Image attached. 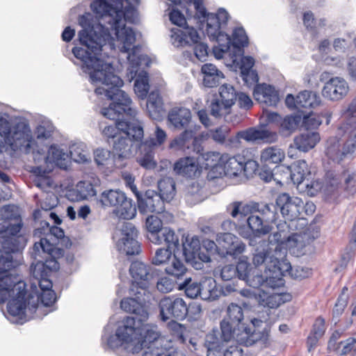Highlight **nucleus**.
Returning a JSON list of instances; mask_svg holds the SVG:
<instances>
[{
  "label": "nucleus",
  "instance_id": "bf43d9fd",
  "mask_svg": "<svg viewBox=\"0 0 356 356\" xmlns=\"http://www.w3.org/2000/svg\"><path fill=\"white\" fill-rule=\"evenodd\" d=\"M300 122V117L298 115H287L280 124V133L284 136H289L298 127Z\"/></svg>",
  "mask_w": 356,
  "mask_h": 356
},
{
  "label": "nucleus",
  "instance_id": "79ce46f5",
  "mask_svg": "<svg viewBox=\"0 0 356 356\" xmlns=\"http://www.w3.org/2000/svg\"><path fill=\"white\" fill-rule=\"evenodd\" d=\"M227 210L234 218L238 216L241 218L248 217L251 214L255 213V202L244 203L241 201H235L227 207Z\"/></svg>",
  "mask_w": 356,
  "mask_h": 356
},
{
  "label": "nucleus",
  "instance_id": "5701e85b",
  "mask_svg": "<svg viewBox=\"0 0 356 356\" xmlns=\"http://www.w3.org/2000/svg\"><path fill=\"white\" fill-rule=\"evenodd\" d=\"M144 322L138 321L134 317L127 316L118 327V335L121 337L122 341L129 347L132 346L133 350H137V343L141 325Z\"/></svg>",
  "mask_w": 356,
  "mask_h": 356
},
{
  "label": "nucleus",
  "instance_id": "a878e982",
  "mask_svg": "<svg viewBox=\"0 0 356 356\" xmlns=\"http://www.w3.org/2000/svg\"><path fill=\"white\" fill-rule=\"evenodd\" d=\"M246 222L249 229H245V227H239L238 231V234L243 238H248L252 234L256 237H260L268 234L271 230L268 223L258 214H251L247 218Z\"/></svg>",
  "mask_w": 356,
  "mask_h": 356
},
{
  "label": "nucleus",
  "instance_id": "ddd939ff",
  "mask_svg": "<svg viewBox=\"0 0 356 356\" xmlns=\"http://www.w3.org/2000/svg\"><path fill=\"white\" fill-rule=\"evenodd\" d=\"M241 139L248 143L262 141L266 143H273L277 140L278 135L275 131L266 127H250L238 131L234 136L230 137L227 140L226 145L231 147H238L240 146Z\"/></svg>",
  "mask_w": 356,
  "mask_h": 356
},
{
  "label": "nucleus",
  "instance_id": "1a4fd4ad",
  "mask_svg": "<svg viewBox=\"0 0 356 356\" xmlns=\"http://www.w3.org/2000/svg\"><path fill=\"white\" fill-rule=\"evenodd\" d=\"M234 338L232 326L227 320L220 322V329L213 328L204 339L207 356H222L223 348Z\"/></svg>",
  "mask_w": 356,
  "mask_h": 356
},
{
  "label": "nucleus",
  "instance_id": "cd10ccee",
  "mask_svg": "<svg viewBox=\"0 0 356 356\" xmlns=\"http://www.w3.org/2000/svg\"><path fill=\"white\" fill-rule=\"evenodd\" d=\"M348 89V85L343 79L334 77L325 83L322 94L324 97L330 100L338 101L347 95Z\"/></svg>",
  "mask_w": 356,
  "mask_h": 356
},
{
  "label": "nucleus",
  "instance_id": "2eb2a0df",
  "mask_svg": "<svg viewBox=\"0 0 356 356\" xmlns=\"http://www.w3.org/2000/svg\"><path fill=\"white\" fill-rule=\"evenodd\" d=\"M137 292H140V290L131 291V288H129V294L132 297L122 299L120 307L126 312L134 314V317L138 319V321L146 322L149 318L146 303L150 301L152 294L148 292V296L144 297Z\"/></svg>",
  "mask_w": 356,
  "mask_h": 356
},
{
  "label": "nucleus",
  "instance_id": "3c124183",
  "mask_svg": "<svg viewBox=\"0 0 356 356\" xmlns=\"http://www.w3.org/2000/svg\"><path fill=\"white\" fill-rule=\"evenodd\" d=\"M160 244L165 243L167 248L175 251L179 246V236L175 234V231L169 227H164L161 229V234H159Z\"/></svg>",
  "mask_w": 356,
  "mask_h": 356
},
{
  "label": "nucleus",
  "instance_id": "5fc2aeb1",
  "mask_svg": "<svg viewBox=\"0 0 356 356\" xmlns=\"http://www.w3.org/2000/svg\"><path fill=\"white\" fill-rule=\"evenodd\" d=\"M70 156L76 163H83L89 161L86 145L82 143H74L70 147Z\"/></svg>",
  "mask_w": 356,
  "mask_h": 356
},
{
  "label": "nucleus",
  "instance_id": "72a5a7b5",
  "mask_svg": "<svg viewBox=\"0 0 356 356\" xmlns=\"http://www.w3.org/2000/svg\"><path fill=\"white\" fill-rule=\"evenodd\" d=\"M114 120L115 121L114 124L106 126L102 130V134L107 138L109 143H111L110 140H112V143H113L114 140L118 138L126 129H129L130 124H132V120H130V117H127L124 113L119 117V119Z\"/></svg>",
  "mask_w": 356,
  "mask_h": 356
},
{
  "label": "nucleus",
  "instance_id": "69168bd1",
  "mask_svg": "<svg viewBox=\"0 0 356 356\" xmlns=\"http://www.w3.org/2000/svg\"><path fill=\"white\" fill-rule=\"evenodd\" d=\"M175 327L174 338L181 344L187 345L188 343L195 350H196V346L197 345V339L195 338L188 339L186 334V328L180 324L177 323Z\"/></svg>",
  "mask_w": 356,
  "mask_h": 356
},
{
  "label": "nucleus",
  "instance_id": "0eeeda50",
  "mask_svg": "<svg viewBox=\"0 0 356 356\" xmlns=\"http://www.w3.org/2000/svg\"><path fill=\"white\" fill-rule=\"evenodd\" d=\"M229 18V13L224 8H220L216 14L209 15L207 19V34L211 40L218 42V45L213 47L217 59L222 58L227 54L230 55L231 38L223 31Z\"/></svg>",
  "mask_w": 356,
  "mask_h": 356
},
{
  "label": "nucleus",
  "instance_id": "09e8293b",
  "mask_svg": "<svg viewBox=\"0 0 356 356\" xmlns=\"http://www.w3.org/2000/svg\"><path fill=\"white\" fill-rule=\"evenodd\" d=\"M298 110L301 108H315L321 103L320 97L314 92L303 90L296 96Z\"/></svg>",
  "mask_w": 356,
  "mask_h": 356
},
{
  "label": "nucleus",
  "instance_id": "b1692460",
  "mask_svg": "<svg viewBox=\"0 0 356 356\" xmlns=\"http://www.w3.org/2000/svg\"><path fill=\"white\" fill-rule=\"evenodd\" d=\"M25 286L24 282L19 283L14 289L16 293L9 300L7 305L8 313L13 316L17 317L20 323L26 321L25 316L26 291Z\"/></svg>",
  "mask_w": 356,
  "mask_h": 356
},
{
  "label": "nucleus",
  "instance_id": "39448f33",
  "mask_svg": "<svg viewBox=\"0 0 356 356\" xmlns=\"http://www.w3.org/2000/svg\"><path fill=\"white\" fill-rule=\"evenodd\" d=\"M0 141L13 151L19 150L25 154L31 152L35 143L29 124L19 122L11 126L3 116H0Z\"/></svg>",
  "mask_w": 356,
  "mask_h": 356
},
{
  "label": "nucleus",
  "instance_id": "2f4dec72",
  "mask_svg": "<svg viewBox=\"0 0 356 356\" xmlns=\"http://www.w3.org/2000/svg\"><path fill=\"white\" fill-rule=\"evenodd\" d=\"M256 101L268 106H276L279 102V95L275 89L267 84L257 85L253 91Z\"/></svg>",
  "mask_w": 356,
  "mask_h": 356
},
{
  "label": "nucleus",
  "instance_id": "473e14b6",
  "mask_svg": "<svg viewBox=\"0 0 356 356\" xmlns=\"http://www.w3.org/2000/svg\"><path fill=\"white\" fill-rule=\"evenodd\" d=\"M173 169L177 175L189 178L197 177L200 174L196 159L191 156L179 159L174 164Z\"/></svg>",
  "mask_w": 356,
  "mask_h": 356
},
{
  "label": "nucleus",
  "instance_id": "c85d7f7f",
  "mask_svg": "<svg viewBox=\"0 0 356 356\" xmlns=\"http://www.w3.org/2000/svg\"><path fill=\"white\" fill-rule=\"evenodd\" d=\"M338 135L347 136L342 147L344 157L356 152V122L354 119L343 122L338 129Z\"/></svg>",
  "mask_w": 356,
  "mask_h": 356
},
{
  "label": "nucleus",
  "instance_id": "8fccbe9b",
  "mask_svg": "<svg viewBox=\"0 0 356 356\" xmlns=\"http://www.w3.org/2000/svg\"><path fill=\"white\" fill-rule=\"evenodd\" d=\"M278 207L273 203L255 202V213H258L267 222L275 221L277 216Z\"/></svg>",
  "mask_w": 356,
  "mask_h": 356
},
{
  "label": "nucleus",
  "instance_id": "f03ea898",
  "mask_svg": "<svg viewBox=\"0 0 356 356\" xmlns=\"http://www.w3.org/2000/svg\"><path fill=\"white\" fill-rule=\"evenodd\" d=\"M102 75V72L97 71L90 77L92 83L102 85L95 88V93L97 95H104L112 101L108 107L102 109L101 113L108 119L118 120L124 113L132 120L129 129L123 131L113 143V149L117 154L113 159L114 165L116 168H122L127 165L125 161L134 156L141 145L143 129L136 118L137 111L132 106L131 98L120 89L124 84L123 81L115 74Z\"/></svg>",
  "mask_w": 356,
  "mask_h": 356
},
{
  "label": "nucleus",
  "instance_id": "4c0bfd02",
  "mask_svg": "<svg viewBox=\"0 0 356 356\" xmlns=\"http://www.w3.org/2000/svg\"><path fill=\"white\" fill-rule=\"evenodd\" d=\"M147 111L153 120L161 119L164 114L163 103L157 92H152L147 98Z\"/></svg>",
  "mask_w": 356,
  "mask_h": 356
},
{
  "label": "nucleus",
  "instance_id": "864d4df0",
  "mask_svg": "<svg viewBox=\"0 0 356 356\" xmlns=\"http://www.w3.org/2000/svg\"><path fill=\"white\" fill-rule=\"evenodd\" d=\"M185 199L187 203L191 205L202 202L204 200L203 190L198 183L193 182L187 187Z\"/></svg>",
  "mask_w": 356,
  "mask_h": 356
},
{
  "label": "nucleus",
  "instance_id": "4be33fe9",
  "mask_svg": "<svg viewBox=\"0 0 356 356\" xmlns=\"http://www.w3.org/2000/svg\"><path fill=\"white\" fill-rule=\"evenodd\" d=\"M318 236V232L313 233L309 229L300 233L291 232L286 247L296 257H300L312 251V243Z\"/></svg>",
  "mask_w": 356,
  "mask_h": 356
},
{
  "label": "nucleus",
  "instance_id": "412c9836",
  "mask_svg": "<svg viewBox=\"0 0 356 356\" xmlns=\"http://www.w3.org/2000/svg\"><path fill=\"white\" fill-rule=\"evenodd\" d=\"M252 327L241 325V330L236 334V339L240 343L245 346H251L257 342L265 344L268 341V333L264 329L259 330V327L263 323V321L258 318L251 320Z\"/></svg>",
  "mask_w": 356,
  "mask_h": 356
},
{
  "label": "nucleus",
  "instance_id": "9d476101",
  "mask_svg": "<svg viewBox=\"0 0 356 356\" xmlns=\"http://www.w3.org/2000/svg\"><path fill=\"white\" fill-rule=\"evenodd\" d=\"M17 265L11 254H3L0 250V304L14 297V289L22 282L17 276L8 273Z\"/></svg>",
  "mask_w": 356,
  "mask_h": 356
},
{
  "label": "nucleus",
  "instance_id": "c9c22d12",
  "mask_svg": "<svg viewBox=\"0 0 356 356\" xmlns=\"http://www.w3.org/2000/svg\"><path fill=\"white\" fill-rule=\"evenodd\" d=\"M320 140L318 132L307 130L295 137L293 141L296 148L302 152H307L314 148Z\"/></svg>",
  "mask_w": 356,
  "mask_h": 356
},
{
  "label": "nucleus",
  "instance_id": "e433bc0d",
  "mask_svg": "<svg viewBox=\"0 0 356 356\" xmlns=\"http://www.w3.org/2000/svg\"><path fill=\"white\" fill-rule=\"evenodd\" d=\"M98 182V180H93V182L90 180L80 181L78 182L75 189L72 191V194L75 195L74 200L79 201L88 200L95 196L97 194L96 186Z\"/></svg>",
  "mask_w": 356,
  "mask_h": 356
},
{
  "label": "nucleus",
  "instance_id": "6e6d98bb",
  "mask_svg": "<svg viewBox=\"0 0 356 356\" xmlns=\"http://www.w3.org/2000/svg\"><path fill=\"white\" fill-rule=\"evenodd\" d=\"M149 90V76L146 72H141L136 77L134 83V91L138 97L144 99Z\"/></svg>",
  "mask_w": 356,
  "mask_h": 356
},
{
  "label": "nucleus",
  "instance_id": "7ed1b4c3",
  "mask_svg": "<svg viewBox=\"0 0 356 356\" xmlns=\"http://www.w3.org/2000/svg\"><path fill=\"white\" fill-rule=\"evenodd\" d=\"M191 112L185 107H174L168 113V120L176 129L184 131L170 143V147L181 149L186 154L191 152L200 153L202 147L195 136L199 125L191 124Z\"/></svg>",
  "mask_w": 356,
  "mask_h": 356
},
{
  "label": "nucleus",
  "instance_id": "c756f323",
  "mask_svg": "<svg viewBox=\"0 0 356 356\" xmlns=\"http://www.w3.org/2000/svg\"><path fill=\"white\" fill-rule=\"evenodd\" d=\"M220 161L223 164L226 176L236 177L242 175L243 163L245 162V155L243 154H238L232 156L224 154L220 156Z\"/></svg>",
  "mask_w": 356,
  "mask_h": 356
},
{
  "label": "nucleus",
  "instance_id": "f3484780",
  "mask_svg": "<svg viewBox=\"0 0 356 356\" xmlns=\"http://www.w3.org/2000/svg\"><path fill=\"white\" fill-rule=\"evenodd\" d=\"M183 254L186 261L196 270L202 269L203 263L210 261L209 255L202 250L200 241L196 236L186 238L183 243Z\"/></svg>",
  "mask_w": 356,
  "mask_h": 356
},
{
  "label": "nucleus",
  "instance_id": "7c9ffc66",
  "mask_svg": "<svg viewBox=\"0 0 356 356\" xmlns=\"http://www.w3.org/2000/svg\"><path fill=\"white\" fill-rule=\"evenodd\" d=\"M277 231L268 236V243L270 245H275L280 247L284 251L286 250L282 247V245L285 244L287 245V243L290 238L291 231L298 229L296 227L295 222H289L286 221L280 222L277 225Z\"/></svg>",
  "mask_w": 356,
  "mask_h": 356
},
{
  "label": "nucleus",
  "instance_id": "37998d69",
  "mask_svg": "<svg viewBox=\"0 0 356 356\" xmlns=\"http://www.w3.org/2000/svg\"><path fill=\"white\" fill-rule=\"evenodd\" d=\"M312 173L308 168L307 162L304 160H299L294 163L291 167V178L297 187L304 182L307 178L311 177Z\"/></svg>",
  "mask_w": 356,
  "mask_h": 356
},
{
  "label": "nucleus",
  "instance_id": "a18cd8bd",
  "mask_svg": "<svg viewBox=\"0 0 356 356\" xmlns=\"http://www.w3.org/2000/svg\"><path fill=\"white\" fill-rule=\"evenodd\" d=\"M146 227L148 230L147 238L153 243L160 245L159 234L163 227L161 218L155 216H149L146 219Z\"/></svg>",
  "mask_w": 356,
  "mask_h": 356
},
{
  "label": "nucleus",
  "instance_id": "f257e3e1",
  "mask_svg": "<svg viewBox=\"0 0 356 356\" xmlns=\"http://www.w3.org/2000/svg\"><path fill=\"white\" fill-rule=\"evenodd\" d=\"M138 3L139 0H93L90 8L98 22H94L90 13L79 17V24L83 29L79 32V38L82 47H74L72 53L90 77L97 71L102 72L101 76L115 74L112 65L104 60L108 55L102 53L104 47L111 39V31L116 35L120 51L127 54L131 73H136L137 67L145 60L144 55L137 56L138 48L134 45L135 33L124 24V22H135L137 18L135 5Z\"/></svg>",
  "mask_w": 356,
  "mask_h": 356
},
{
  "label": "nucleus",
  "instance_id": "4d7b16f0",
  "mask_svg": "<svg viewBox=\"0 0 356 356\" xmlns=\"http://www.w3.org/2000/svg\"><path fill=\"white\" fill-rule=\"evenodd\" d=\"M143 143L139 145L138 149L141 152V156L138 159V161L141 166L146 169H152L156 166L154 161L153 147L150 145L146 147V149L142 147Z\"/></svg>",
  "mask_w": 356,
  "mask_h": 356
},
{
  "label": "nucleus",
  "instance_id": "680f3d73",
  "mask_svg": "<svg viewBox=\"0 0 356 356\" xmlns=\"http://www.w3.org/2000/svg\"><path fill=\"white\" fill-rule=\"evenodd\" d=\"M219 94L222 103L226 104V107H232L237 97V93L234 88L228 84L222 85L219 90Z\"/></svg>",
  "mask_w": 356,
  "mask_h": 356
},
{
  "label": "nucleus",
  "instance_id": "13d9d810",
  "mask_svg": "<svg viewBox=\"0 0 356 356\" xmlns=\"http://www.w3.org/2000/svg\"><path fill=\"white\" fill-rule=\"evenodd\" d=\"M179 288L183 289L187 297L191 298H196L197 296L200 297L202 282L198 283L193 282L191 278H186L184 281L179 284Z\"/></svg>",
  "mask_w": 356,
  "mask_h": 356
},
{
  "label": "nucleus",
  "instance_id": "f704fd0d",
  "mask_svg": "<svg viewBox=\"0 0 356 356\" xmlns=\"http://www.w3.org/2000/svg\"><path fill=\"white\" fill-rule=\"evenodd\" d=\"M201 71L203 74V84L205 87H216L224 79L223 73L211 63L203 65Z\"/></svg>",
  "mask_w": 356,
  "mask_h": 356
},
{
  "label": "nucleus",
  "instance_id": "0e129e2a",
  "mask_svg": "<svg viewBox=\"0 0 356 356\" xmlns=\"http://www.w3.org/2000/svg\"><path fill=\"white\" fill-rule=\"evenodd\" d=\"M344 181L345 191L351 195L356 193V172L353 170H346L341 174Z\"/></svg>",
  "mask_w": 356,
  "mask_h": 356
},
{
  "label": "nucleus",
  "instance_id": "aec40b11",
  "mask_svg": "<svg viewBox=\"0 0 356 356\" xmlns=\"http://www.w3.org/2000/svg\"><path fill=\"white\" fill-rule=\"evenodd\" d=\"M286 252L284 251L280 247L277 246L274 248L273 252L268 249L259 251L255 250L253 254L252 263L255 266L264 264L266 266L265 272L267 270L276 271L284 269L281 265V261L284 259Z\"/></svg>",
  "mask_w": 356,
  "mask_h": 356
},
{
  "label": "nucleus",
  "instance_id": "603ef678",
  "mask_svg": "<svg viewBox=\"0 0 356 356\" xmlns=\"http://www.w3.org/2000/svg\"><path fill=\"white\" fill-rule=\"evenodd\" d=\"M248 44V38L243 28H236L232 33L231 46L239 54L243 52V48Z\"/></svg>",
  "mask_w": 356,
  "mask_h": 356
},
{
  "label": "nucleus",
  "instance_id": "774afa93",
  "mask_svg": "<svg viewBox=\"0 0 356 356\" xmlns=\"http://www.w3.org/2000/svg\"><path fill=\"white\" fill-rule=\"evenodd\" d=\"M321 183L314 180L312 175L309 178H307L304 182L298 187L300 190H305L307 194L314 195L321 188Z\"/></svg>",
  "mask_w": 356,
  "mask_h": 356
},
{
  "label": "nucleus",
  "instance_id": "e2e57ef3",
  "mask_svg": "<svg viewBox=\"0 0 356 356\" xmlns=\"http://www.w3.org/2000/svg\"><path fill=\"white\" fill-rule=\"evenodd\" d=\"M165 271L169 275L179 280L185 275L187 268L180 259L174 256L171 264L165 268Z\"/></svg>",
  "mask_w": 356,
  "mask_h": 356
},
{
  "label": "nucleus",
  "instance_id": "20e7f679",
  "mask_svg": "<svg viewBox=\"0 0 356 356\" xmlns=\"http://www.w3.org/2000/svg\"><path fill=\"white\" fill-rule=\"evenodd\" d=\"M0 220L4 224L0 227V242L2 252L11 254L20 251L24 246V238L17 236L22 222L17 207L6 205L0 209Z\"/></svg>",
  "mask_w": 356,
  "mask_h": 356
},
{
  "label": "nucleus",
  "instance_id": "a19ab883",
  "mask_svg": "<svg viewBox=\"0 0 356 356\" xmlns=\"http://www.w3.org/2000/svg\"><path fill=\"white\" fill-rule=\"evenodd\" d=\"M325 330V319L321 316H318L315 320L312 329L307 339L309 352H311L316 347L318 340L324 335Z\"/></svg>",
  "mask_w": 356,
  "mask_h": 356
},
{
  "label": "nucleus",
  "instance_id": "6e6552de",
  "mask_svg": "<svg viewBox=\"0 0 356 356\" xmlns=\"http://www.w3.org/2000/svg\"><path fill=\"white\" fill-rule=\"evenodd\" d=\"M172 42L174 46H194V54L200 61L206 60L208 56V46L200 42V36L193 27L186 26L184 29H172Z\"/></svg>",
  "mask_w": 356,
  "mask_h": 356
},
{
  "label": "nucleus",
  "instance_id": "393cba45",
  "mask_svg": "<svg viewBox=\"0 0 356 356\" xmlns=\"http://www.w3.org/2000/svg\"><path fill=\"white\" fill-rule=\"evenodd\" d=\"M137 197L138 208L141 213H160L164 211V202L154 191H147L144 195L139 194Z\"/></svg>",
  "mask_w": 356,
  "mask_h": 356
},
{
  "label": "nucleus",
  "instance_id": "c03bdc74",
  "mask_svg": "<svg viewBox=\"0 0 356 356\" xmlns=\"http://www.w3.org/2000/svg\"><path fill=\"white\" fill-rule=\"evenodd\" d=\"M285 157L284 152L277 146H271L264 149L261 152L260 161L262 164H278Z\"/></svg>",
  "mask_w": 356,
  "mask_h": 356
},
{
  "label": "nucleus",
  "instance_id": "49530a36",
  "mask_svg": "<svg viewBox=\"0 0 356 356\" xmlns=\"http://www.w3.org/2000/svg\"><path fill=\"white\" fill-rule=\"evenodd\" d=\"M227 318L223 320H227L230 323L232 326L234 334H235L236 329L239 332L241 330L242 321L243 320V311L241 307L236 303H231L227 309Z\"/></svg>",
  "mask_w": 356,
  "mask_h": 356
},
{
  "label": "nucleus",
  "instance_id": "052dcab7",
  "mask_svg": "<svg viewBox=\"0 0 356 356\" xmlns=\"http://www.w3.org/2000/svg\"><path fill=\"white\" fill-rule=\"evenodd\" d=\"M327 156L334 161L339 163L345 157L342 154V148L339 141L335 138L330 139L327 141V147L326 148Z\"/></svg>",
  "mask_w": 356,
  "mask_h": 356
},
{
  "label": "nucleus",
  "instance_id": "6ab92c4d",
  "mask_svg": "<svg viewBox=\"0 0 356 356\" xmlns=\"http://www.w3.org/2000/svg\"><path fill=\"white\" fill-rule=\"evenodd\" d=\"M160 315L163 321L171 318L183 320L188 312V305L181 298L165 297L159 302Z\"/></svg>",
  "mask_w": 356,
  "mask_h": 356
},
{
  "label": "nucleus",
  "instance_id": "de8ad7c7",
  "mask_svg": "<svg viewBox=\"0 0 356 356\" xmlns=\"http://www.w3.org/2000/svg\"><path fill=\"white\" fill-rule=\"evenodd\" d=\"M158 188L159 191L158 195L163 200V202H170L176 194L175 182L171 177H166L159 180Z\"/></svg>",
  "mask_w": 356,
  "mask_h": 356
},
{
  "label": "nucleus",
  "instance_id": "dca6fc26",
  "mask_svg": "<svg viewBox=\"0 0 356 356\" xmlns=\"http://www.w3.org/2000/svg\"><path fill=\"white\" fill-rule=\"evenodd\" d=\"M119 238L116 241L117 250L126 255H136L140 252V246L137 240L138 231L131 222H124L122 225Z\"/></svg>",
  "mask_w": 356,
  "mask_h": 356
},
{
  "label": "nucleus",
  "instance_id": "a211bd4d",
  "mask_svg": "<svg viewBox=\"0 0 356 356\" xmlns=\"http://www.w3.org/2000/svg\"><path fill=\"white\" fill-rule=\"evenodd\" d=\"M150 270L151 267L142 261H135L131 264L129 273L132 278L130 285L131 291L140 290V292L137 293L144 297L148 296L149 281L152 277Z\"/></svg>",
  "mask_w": 356,
  "mask_h": 356
},
{
  "label": "nucleus",
  "instance_id": "ea45409f",
  "mask_svg": "<svg viewBox=\"0 0 356 356\" xmlns=\"http://www.w3.org/2000/svg\"><path fill=\"white\" fill-rule=\"evenodd\" d=\"M281 266L284 268L280 270L270 271L269 275L265 277V286L272 289L279 288L284 284V280L282 276L284 275V273L289 272L292 270L291 266L289 262L286 260L282 259L281 261Z\"/></svg>",
  "mask_w": 356,
  "mask_h": 356
},
{
  "label": "nucleus",
  "instance_id": "338daca9",
  "mask_svg": "<svg viewBox=\"0 0 356 356\" xmlns=\"http://www.w3.org/2000/svg\"><path fill=\"white\" fill-rule=\"evenodd\" d=\"M251 269V265L246 257L240 258L235 266L237 277L242 280L248 278L250 274Z\"/></svg>",
  "mask_w": 356,
  "mask_h": 356
},
{
  "label": "nucleus",
  "instance_id": "58836bf2",
  "mask_svg": "<svg viewBox=\"0 0 356 356\" xmlns=\"http://www.w3.org/2000/svg\"><path fill=\"white\" fill-rule=\"evenodd\" d=\"M222 293L221 288L213 278L209 277L202 281L201 299L213 301L220 298Z\"/></svg>",
  "mask_w": 356,
  "mask_h": 356
},
{
  "label": "nucleus",
  "instance_id": "bb28decb",
  "mask_svg": "<svg viewBox=\"0 0 356 356\" xmlns=\"http://www.w3.org/2000/svg\"><path fill=\"white\" fill-rule=\"evenodd\" d=\"M48 268L52 270H57L59 269V264L55 259L46 261L45 263L38 261L34 266H31V271L33 277L38 280V284L42 290H51L52 283L46 278L47 270Z\"/></svg>",
  "mask_w": 356,
  "mask_h": 356
},
{
  "label": "nucleus",
  "instance_id": "4468645a",
  "mask_svg": "<svg viewBox=\"0 0 356 356\" xmlns=\"http://www.w3.org/2000/svg\"><path fill=\"white\" fill-rule=\"evenodd\" d=\"M276 205L284 219L289 222H294L296 227L300 221H305L303 218H300L305 208L301 198L283 193L277 197Z\"/></svg>",
  "mask_w": 356,
  "mask_h": 356
},
{
  "label": "nucleus",
  "instance_id": "423d86ee",
  "mask_svg": "<svg viewBox=\"0 0 356 356\" xmlns=\"http://www.w3.org/2000/svg\"><path fill=\"white\" fill-rule=\"evenodd\" d=\"M137 350L144 349L143 356H178L171 340L160 337L154 327L145 323L141 325Z\"/></svg>",
  "mask_w": 356,
  "mask_h": 356
},
{
  "label": "nucleus",
  "instance_id": "f8f14e48",
  "mask_svg": "<svg viewBox=\"0 0 356 356\" xmlns=\"http://www.w3.org/2000/svg\"><path fill=\"white\" fill-rule=\"evenodd\" d=\"M42 228H38L34 230V236L40 237L39 242H35L33 245L34 254L36 256L40 254V252L47 253L51 255L54 250V246L58 239L63 238L65 236L64 231L57 227H49V222L44 221Z\"/></svg>",
  "mask_w": 356,
  "mask_h": 356
},
{
  "label": "nucleus",
  "instance_id": "9b49d317",
  "mask_svg": "<svg viewBox=\"0 0 356 356\" xmlns=\"http://www.w3.org/2000/svg\"><path fill=\"white\" fill-rule=\"evenodd\" d=\"M100 202L104 207H115V213L121 218L129 220L136 216V207L120 190L104 191L100 195Z\"/></svg>",
  "mask_w": 356,
  "mask_h": 356
}]
</instances>
